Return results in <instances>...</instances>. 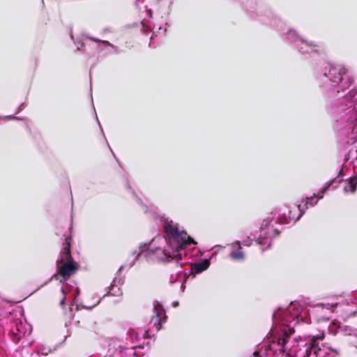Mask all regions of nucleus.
Wrapping results in <instances>:
<instances>
[{
    "instance_id": "1",
    "label": "nucleus",
    "mask_w": 357,
    "mask_h": 357,
    "mask_svg": "<svg viewBox=\"0 0 357 357\" xmlns=\"http://www.w3.org/2000/svg\"><path fill=\"white\" fill-rule=\"evenodd\" d=\"M163 229L167 235L169 241H174L177 243L175 247L176 251L173 255L165 251V256L167 261L169 262L176 259V261L182 259L181 254L179 253L181 250L185 249L190 244H197L185 231H180L176 224H174L172 220H165L164 221Z\"/></svg>"
},
{
    "instance_id": "2",
    "label": "nucleus",
    "mask_w": 357,
    "mask_h": 357,
    "mask_svg": "<svg viewBox=\"0 0 357 357\" xmlns=\"http://www.w3.org/2000/svg\"><path fill=\"white\" fill-rule=\"evenodd\" d=\"M347 69L341 64L331 66L328 75L325 74L329 79L335 84H341V88L343 91L349 88L354 82V78L351 75H348Z\"/></svg>"
},
{
    "instance_id": "3",
    "label": "nucleus",
    "mask_w": 357,
    "mask_h": 357,
    "mask_svg": "<svg viewBox=\"0 0 357 357\" xmlns=\"http://www.w3.org/2000/svg\"><path fill=\"white\" fill-rule=\"evenodd\" d=\"M324 333L310 336L307 342L303 346V349L300 350L301 357H319L321 348L318 342L324 340Z\"/></svg>"
},
{
    "instance_id": "4",
    "label": "nucleus",
    "mask_w": 357,
    "mask_h": 357,
    "mask_svg": "<svg viewBox=\"0 0 357 357\" xmlns=\"http://www.w3.org/2000/svg\"><path fill=\"white\" fill-rule=\"evenodd\" d=\"M342 103L349 108L352 107L350 119L354 125H357V89L351 90L343 98Z\"/></svg>"
},
{
    "instance_id": "5",
    "label": "nucleus",
    "mask_w": 357,
    "mask_h": 357,
    "mask_svg": "<svg viewBox=\"0 0 357 357\" xmlns=\"http://www.w3.org/2000/svg\"><path fill=\"white\" fill-rule=\"evenodd\" d=\"M58 264V271L57 273L60 275L63 280L61 282H65L68 280L70 276L74 275L79 269V266L74 260L64 261L63 264L59 266V261Z\"/></svg>"
},
{
    "instance_id": "6",
    "label": "nucleus",
    "mask_w": 357,
    "mask_h": 357,
    "mask_svg": "<svg viewBox=\"0 0 357 357\" xmlns=\"http://www.w3.org/2000/svg\"><path fill=\"white\" fill-rule=\"evenodd\" d=\"M294 329L289 326H284L281 334L275 336L269 343L274 344L277 342L279 346V350L284 352L285 351V346L288 342L289 337L294 333Z\"/></svg>"
},
{
    "instance_id": "7",
    "label": "nucleus",
    "mask_w": 357,
    "mask_h": 357,
    "mask_svg": "<svg viewBox=\"0 0 357 357\" xmlns=\"http://www.w3.org/2000/svg\"><path fill=\"white\" fill-rule=\"evenodd\" d=\"M303 213L300 205L294 206L289 210L288 215L284 214L283 218H279V222L280 224H288L291 221L295 222L301 218Z\"/></svg>"
},
{
    "instance_id": "8",
    "label": "nucleus",
    "mask_w": 357,
    "mask_h": 357,
    "mask_svg": "<svg viewBox=\"0 0 357 357\" xmlns=\"http://www.w3.org/2000/svg\"><path fill=\"white\" fill-rule=\"evenodd\" d=\"M71 243L72 237L67 236L65 238L64 247L63 251L61 252V259L59 261V263H63L64 261L73 260L70 251Z\"/></svg>"
},
{
    "instance_id": "9",
    "label": "nucleus",
    "mask_w": 357,
    "mask_h": 357,
    "mask_svg": "<svg viewBox=\"0 0 357 357\" xmlns=\"http://www.w3.org/2000/svg\"><path fill=\"white\" fill-rule=\"evenodd\" d=\"M357 187V176L351 177L347 185L344 187V191L345 192H351L354 193L356 190Z\"/></svg>"
},
{
    "instance_id": "10",
    "label": "nucleus",
    "mask_w": 357,
    "mask_h": 357,
    "mask_svg": "<svg viewBox=\"0 0 357 357\" xmlns=\"http://www.w3.org/2000/svg\"><path fill=\"white\" fill-rule=\"evenodd\" d=\"M210 265V263L208 260H204L202 262L198 264H195L192 268V270L196 273H200L204 271H206Z\"/></svg>"
},
{
    "instance_id": "11",
    "label": "nucleus",
    "mask_w": 357,
    "mask_h": 357,
    "mask_svg": "<svg viewBox=\"0 0 357 357\" xmlns=\"http://www.w3.org/2000/svg\"><path fill=\"white\" fill-rule=\"evenodd\" d=\"M238 245L240 246L239 242H238ZM230 257L232 259L236 261L243 260L244 259V254L241 251V248L239 247V250L231 252Z\"/></svg>"
},
{
    "instance_id": "12",
    "label": "nucleus",
    "mask_w": 357,
    "mask_h": 357,
    "mask_svg": "<svg viewBox=\"0 0 357 357\" xmlns=\"http://www.w3.org/2000/svg\"><path fill=\"white\" fill-rule=\"evenodd\" d=\"M147 248V245H140L139 251H133L132 255L134 257L135 260H137L142 252Z\"/></svg>"
},
{
    "instance_id": "13",
    "label": "nucleus",
    "mask_w": 357,
    "mask_h": 357,
    "mask_svg": "<svg viewBox=\"0 0 357 357\" xmlns=\"http://www.w3.org/2000/svg\"><path fill=\"white\" fill-rule=\"evenodd\" d=\"M60 291L62 294V298L59 302V305L62 307L63 308H65V302H66V292L63 288H61Z\"/></svg>"
},
{
    "instance_id": "14",
    "label": "nucleus",
    "mask_w": 357,
    "mask_h": 357,
    "mask_svg": "<svg viewBox=\"0 0 357 357\" xmlns=\"http://www.w3.org/2000/svg\"><path fill=\"white\" fill-rule=\"evenodd\" d=\"M162 2V1L161 0H157L153 3V6L155 8L156 10H158L160 9Z\"/></svg>"
},
{
    "instance_id": "15",
    "label": "nucleus",
    "mask_w": 357,
    "mask_h": 357,
    "mask_svg": "<svg viewBox=\"0 0 357 357\" xmlns=\"http://www.w3.org/2000/svg\"><path fill=\"white\" fill-rule=\"evenodd\" d=\"M334 181H335V180H333V181H330V182L326 183L325 184V185H324V189L326 190V189H327L328 188H329V187L331 186V185L334 182Z\"/></svg>"
},
{
    "instance_id": "16",
    "label": "nucleus",
    "mask_w": 357,
    "mask_h": 357,
    "mask_svg": "<svg viewBox=\"0 0 357 357\" xmlns=\"http://www.w3.org/2000/svg\"><path fill=\"white\" fill-rule=\"evenodd\" d=\"M258 355H259V353L257 351L254 352V356H258Z\"/></svg>"
},
{
    "instance_id": "17",
    "label": "nucleus",
    "mask_w": 357,
    "mask_h": 357,
    "mask_svg": "<svg viewBox=\"0 0 357 357\" xmlns=\"http://www.w3.org/2000/svg\"><path fill=\"white\" fill-rule=\"evenodd\" d=\"M275 231L277 233L278 235L280 234L278 229H275Z\"/></svg>"
}]
</instances>
